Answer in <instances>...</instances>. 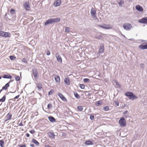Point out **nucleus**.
I'll list each match as a JSON object with an SVG mask.
<instances>
[{"label": "nucleus", "instance_id": "79ce46f5", "mask_svg": "<svg viewBox=\"0 0 147 147\" xmlns=\"http://www.w3.org/2000/svg\"><path fill=\"white\" fill-rule=\"evenodd\" d=\"M22 62L26 63H27V61L25 58H23L22 59Z\"/></svg>", "mask_w": 147, "mask_h": 147}, {"label": "nucleus", "instance_id": "c756f323", "mask_svg": "<svg viewBox=\"0 0 147 147\" xmlns=\"http://www.w3.org/2000/svg\"><path fill=\"white\" fill-rule=\"evenodd\" d=\"M102 103V102L101 100H99L96 102L95 105L96 106H98L101 104Z\"/></svg>", "mask_w": 147, "mask_h": 147}, {"label": "nucleus", "instance_id": "a211bd4d", "mask_svg": "<svg viewBox=\"0 0 147 147\" xmlns=\"http://www.w3.org/2000/svg\"><path fill=\"white\" fill-rule=\"evenodd\" d=\"M64 82L67 85H69L70 84V80L69 78L67 77L64 80Z\"/></svg>", "mask_w": 147, "mask_h": 147}, {"label": "nucleus", "instance_id": "bb28decb", "mask_svg": "<svg viewBox=\"0 0 147 147\" xmlns=\"http://www.w3.org/2000/svg\"><path fill=\"white\" fill-rule=\"evenodd\" d=\"M9 83H7L2 88L3 90H6L7 89V87H9Z\"/></svg>", "mask_w": 147, "mask_h": 147}, {"label": "nucleus", "instance_id": "ea45409f", "mask_svg": "<svg viewBox=\"0 0 147 147\" xmlns=\"http://www.w3.org/2000/svg\"><path fill=\"white\" fill-rule=\"evenodd\" d=\"M70 29V28H69L67 27H66L65 28V31L66 32H68L69 31Z\"/></svg>", "mask_w": 147, "mask_h": 147}, {"label": "nucleus", "instance_id": "7c9ffc66", "mask_svg": "<svg viewBox=\"0 0 147 147\" xmlns=\"http://www.w3.org/2000/svg\"><path fill=\"white\" fill-rule=\"evenodd\" d=\"M4 144V141L2 140H0V146L1 147H3V145Z\"/></svg>", "mask_w": 147, "mask_h": 147}, {"label": "nucleus", "instance_id": "bf43d9fd", "mask_svg": "<svg viewBox=\"0 0 147 147\" xmlns=\"http://www.w3.org/2000/svg\"><path fill=\"white\" fill-rule=\"evenodd\" d=\"M124 116L125 117H128V115L126 114V115H125Z\"/></svg>", "mask_w": 147, "mask_h": 147}, {"label": "nucleus", "instance_id": "6ab92c4d", "mask_svg": "<svg viewBox=\"0 0 147 147\" xmlns=\"http://www.w3.org/2000/svg\"><path fill=\"white\" fill-rule=\"evenodd\" d=\"M55 81L57 83H59L60 81V78L59 76L58 75H55L54 77Z\"/></svg>", "mask_w": 147, "mask_h": 147}, {"label": "nucleus", "instance_id": "f704fd0d", "mask_svg": "<svg viewBox=\"0 0 147 147\" xmlns=\"http://www.w3.org/2000/svg\"><path fill=\"white\" fill-rule=\"evenodd\" d=\"M109 107L108 106H106L103 107V110H104L107 111H108L109 110Z\"/></svg>", "mask_w": 147, "mask_h": 147}, {"label": "nucleus", "instance_id": "c85d7f7f", "mask_svg": "<svg viewBox=\"0 0 147 147\" xmlns=\"http://www.w3.org/2000/svg\"><path fill=\"white\" fill-rule=\"evenodd\" d=\"M77 109L78 111H82L83 110V108L81 106H78L77 107Z\"/></svg>", "mask_w": 147, "mask_h": 147}, {"label": "nucleus", "instance_id": "20e7f679", "mask_svg": "<svg viewBox=\"0 0 147 147\" xmlns=\"http://www.w3.org/2000/svg\"><path fill=\"white\" fill-rule=\"evenodd\" d=\"M124 29L127 30H129L132 28L131 25L129 23L124 24L123 26Z\"/></svg>", "mask_w": 147, "mask_h": 147}, {"label": "nucleus", "instance_id": "4d7b16f0", "mask_svg": "<svg viewBox=\"0 0 147 147\" xmlns=\"http://www.w3.org/2000/svg\"><path fill=\"white\" fill-rule=\"evenodd\" d=\"M26 146L25 145H23L20 146V147H26Z\"/></svg>", "mask_w": 147, "mask_h": 147}, {"label": "nucleus", "instance_id": "412c9836", "mask_svg": "<svg viewBox=\"0 0 147 147\" xmlns=\"http://www.w3.org/2000/svg\"><path fill=\"white\" fill-rule=\"evenodd\" d=\"M10 33L8 32H4V33L3 37H7L10 36Z\"/></svg>", "mask_w": 147, "mask_h": 147}, {"label": "nucleus", "instance_id": "b1692460", "mask_svg": "<svg viewBox=\"0 0 147 147\" xmlns=\"http://www.w3.org/2000/svg\"><path fill=\"white\" fill-rule=\"evenodd\" d=\"M6 96L5 95H4L1 99H0V102H4L6 99ZM1 103H0V106L2 105Z\"/></svg>", "mask_w": 147, "mask_h": 147}, {"label": "nucleus", "instance_id": "473e14b6", "mask_svg": "<svg viewBox=\"0 0 147 147\" xmlns=\"http://www.w3.org/2000/svg\"><path fill=\"white\" fill-rule=\"evenodd\" d=\"M75 96L78 99H79L80 98L79 95L77 93H74Z\"/></svg>", "mask_w": 147, "mask_h": 147}, {"label": "nucleus", "instance_id": "09e8293b", "mask_svg": "<svg viewBox=\"0 0 147 147\" xmlns=\"http://www.w3.org/2000/svg\"><path fill=\"white\" fill-rule=\"evenodd\" d=\"M34 115L35 116H37L38 115V112L37 111L35 112L34 113Z\"/></svg>", "mask_w": 147, "mask_h": 147}, {"label": "nucleus", "instance_id": "393cba45", "mask_svg": "<svg viewBox=\"0 0 147 147\" xmlns=\"http://www.w3.org/2000/svg\"><path fill=\"white\" fill-rule=\"evenodd\" d=\"M32 142L35 144L37 146H39V143L35 139H33L32 140Z\"/></svg>", "mask_w": 147, "mask_h": 147}, {"label": "nucleus", "instance_id": "c9c22d12", "mask_svg": "<svg viewBox=\"0 0 147 147\" xmlns=\"http://www.w3.org/2000/svg\"><path fill=\"white\" fill-rule=\"evenodd\" d=\"M9 58L11 60H15L16 59V57H15L11 55L9 56Z\"/></svg>", "mask_w": 147, "mask_h": 147}, {"label": "nucleus", "instance_id": "69168bd1", "mask_svg": "<svg viewBox=\"0 0 147 147\" xmlns=\"http://www.w3.org/2000/svg\"><path fill=\"white\" fill-rule=\"evenodd\" d=\"M3 90V89H1V90H0V93H1V92L2 91V90Z\"/></svg>", "mask_w": 147, "mask_h": 147}, {"label": "nucleus", "instance_id": "338daca9", "mask_svg": "<svg viewBox=\"0 0 147 147\" xmlns=\"http://www.w3.org/2000/svg\"><path fill=\"white\" fill-rule=\"evenodd\" d=\"M1 76H0V79H1Z\"/></svg>", "mask_w": 147, "mask_h": 147}, {"label": "nucleus", "instance_id": "cd10ccee", "mask_svg": "<svg viewBox=\"0 0 147 147\" xmlns=\"http://www.w3.org/2000/svg\"><path fill=\"white\" fill-rule=\"evenodd\" d=\"M12 117V115L10 114L9 113H8L6 116V120H8L11 119Z\"/></svg>", "mask_w": 147, "mask_h": 147}, {"label": "nucleus", "instance_id": "4c0bfd02", "mask_svg": "<svg viewBox=\"0 0 147 147\" xmlns=\"http://www.w3.org/2000/svg\"><path fill=\"white\" fill-rule=\"evenodd\" d=\"M83 81L85 82H87L90 81V79L88 78H85L83 80Z\"/></svg>", "mask_w": 147, "mask_h": 147}, {"label": "nucleus", "instance_id": "8fccbe9b", "mask_svg": "<svg viewBox=\"0 0 147 147\" xmlns=\"http://www.w3.org/2000/svg\"><path fill=\"white\" fill-rule=\"evenodd\" d=\"M115 102L116 105L117 106H118L119 105V102L117 101H115Z\"/></svg>", "mask_w": 147, "mask_h": 147}, {"label": "nucleus", "instance_id": "e433bc0d", "mask_svg": "<svg viewBox=\"0 0 147 147\" xmlns=\"http://www.w3.org/2000/svg\"><path fill=\"white\" fill-rule=\"evenodd\" d=\"M47 107L48 109H51L52 107V105L51 103H49L47 105Z\"/></svg>", "mask_w": 147, "mask_h": 147}, {"label": "nucleus", "instance_id": "58836bf2", "mask_svg": "<svg viewBox=\"0 0 147 147\" xmlns=\"http://www.w3.org/2000/svg\"><path fill=\"white\" fill-rule=\"evenodd\" d=\"M85 85L83 84H80V87L82 89H84L85 88Z\"/></svg>", "mask_w": 147, "mask_h": 147}, {"label": "nucleus", "instance_id": "f03ea898", "mask_svg": "<svg viewBox=\"0 0 147 147\" xmlns=\"http://www.w3.org/2000/svg\"><path fill=\"white\" fill-rule=\"evenodd\" d=\"M125 95L130 99H134L137 98V97L134 95L132 92H126L125 93Z\"/></svg>", "mask_w": 147, "mask_h": 147}, {"label": "nucleus", "instance_id": "3c124183", "mask_svg": "<svg viewBox=\"0 0 147 147\" xmlns=\"http://www.w3.org/2000/svg\"><path fill=\"white\" fill-rule=\"evenodd\" d=\"M115 83H116V85L117 86H118L120 87L121 85L119 84V83L117 82H115Z\"/></svg>", "mask_w": 147, "mask_h": 147}, {"label": "nucleus", "instance_id": "a878e982", "mask_svg": "<svg viewBox=\"0 0 147 147\" xmlns=\"http://www.w3.org/2000/svg\"><path fill=\"white\" fill-rule=\"evenodd\" d=\"M36 87L38 88V90H40L42 88V84H36Z\"/></svg>", "mask_w": 147, "mask_h": 147}, {"label": "nucleus", "instance_id": "f8f14e48", "mask_svg": "<svg viewBox=\"0 0 147 147\" xmlns=\"http://www.w3.org/2000/svg\"><path fill=\"white\" fill-rule=\"evenodd\" d=\"M135 8L136 10L140 12H142L143 11L142 7L139 5H137L136 6Z\"/></svg>", "mask_w": 147, "mask_h": 147}, {"label": "nucleus", "instance_id": "0e129e2a", "mask_svg": "<svg viewBox=\"0 0 147 147\" xmlns=\"http://www.w3.org/2000/svg\"><path fill=\"white\" fill-rule=\"evenodd\" d=\"M129 1H130L131 2H132V0H128Z\"/></svg>", "mask_w": 147, "mask_h": 147}, {"label": "nucleus", "instance_id": "4be33fe9", "mask_svg": "<svg viewBox=\"0 0 147 147\" xmlns=\"http://www.w3.org/2000/svg\"><path fill=\"white\" fill-rule=\"evenodd\" d=\"M4 78L11 79L12 77L9 74L6 75L4 74L3 77Z\"/></svg>", "mask_w": 147, "mask_h": 147}, {"label": "nucleus", "instance_id": "e2e57ef3", "mask_svg": "<svg viewBox=\"0 0 147 147\" xmlns=\"http://www.w3.org/2000/svg\"><path fill=\"white\" fill-rule=\"evenodd\" d=\"M45 147H51V146H50L49 145H46L45 146Z\"/></svg>", "mask_w": 147, "mask_h": 147}, {"label": "nucleus", "instance_id": "ddd939ff", "mask_svg": "<svg viewBox=\"0 0 147 147\" xmlns=\"http://www.w3.org/2000/svg\"><path fill=\"white\" fill-rule=\"evenodd\" d=\"M56 57L58 61L60 63H62V59L58 53H57L56 54Z\"/></svg>", "mask_w": 147, "mask_h": 147}, {"label": "nucleus", "instance_id": "39448f33", "mask_svg": "<svg viewBox=\"0 0 147 147\" xmlns=\"http://www.w3.org/2000/svg\"><path fill=\"white\" fill-rule=\"evenodd\" d=\"M104 50V45L103 43H101L100 44V48L99 49V51L98 53V54L100 55L103 53Z\"/></svg>", "mask_w": 147, "mask_h": 147}, {"label": "nucleus", "instance_id": "6e6d98bb", "mask_svg": "<svg viewBox=\"0 0 147 147\" xmlns=\"http://www.w3.org/2000/svg\"><path fill=\"white\" fill-rule=\"evenodd\" d=\"M26 135L27 137H28L30 136V135L28 133H26Z\"/></svg>", "mask_w": 147, "mask_h": 147}, {"label": "nucleus", "instance_id": "de8ad7c7", "mask_svg": "<svg viewBox=\"0 0 147 147\" xmlns=\"http://www.w3.org/2000/svg\"><path fill=\"white\" fill-rule=\"evenodd\" d=\"M144 65L143 64L141 63L140 65V67L141 68L143 69L144 68Z\"/></svg>", "mask_w": 147, "mask_h": 147}, {"label": "nucleus", "instance_id": "0eeeda50", "mask_svg": "<svg viewBox=\"0 0 147 147\" xmlns=\"http://www.w3.org/2000/svg\"><path fill=\"white\" fill-rule=\"evenodd\" d=\"M98 26L102 28L107 29H109L112 28V26L109 24L107 25L104 24L102 25H98Z\"/></svg>", "mask_w": 147, "mask_h": 147}, {"label": "nucleus", "instance_id": "864d4df0", "mask_svg": "<svg viewBox=\"0 0 147 147\" xmlns=\"http://www.w3.org/2000/svg\"><path fill=\"white\" fill-rule=\"evenodd\" d=\"M18 125L20 126H23V125L22 124V122H21L20 123V124H19Z\"/></svg>", "mask_w": 147, "mask_h": 147}, {"label": "nucleus", "instance_id": "603ef678", "mask_svg": "<svg viewBox=\"0 0 147 147\" xmlns=\"http://www.w3.org/2000/svg\"><path fill=\"white\" fill-rule=\"evenodd\" d=\"M127 111H125L124 112H123V114L125 115H126L127 114Z\"/></svg>", "mask_w": 147, "mask_h": 147}, {"label": "nucleus", "instance_id": "9d476101", "mask_svg": "<svg viewBox=\"0 0 147 147\" xmlns=\"http://www.w3.org/2000/svg\"><path fill=\"white\" fill-rule=\"evenodd\" d=\"M23 5L26 10L29 11L30 10V7L29 3L26 2Z\"/></svg>", "mask_w": 147, "mask_h": 147}, {"label": "nucleus", "instance_id": "c03bdc74", "mask_svg": "<svg viewBox=\"0 0 147 147\" xmlns=\"http://www.w3.org/2000/svg\"><path fill=\"white\" fill-rule=\"evenodd\" d=\"M46 53L47 55H50L51 53L49 51H47Z\"/></svg>", "mask_w": 147, "mask_h": 147}, {"label": "nucleus", "instance_id": "680f3d73", "mask_svg": "<svg viewBox=\"0 0 147 147\" xmlns=\"http://www.w3.org/2000/svg\"><path fill=\"white\" fill-rule=\"evenodd\" d=\"M95 19H96L98 20V18L96 17V16H95V17H94Z\"/></svg>", "mask_w": 147, "mask_h": 147}, {"label": "nucleus", "instance_id": "f3484780", "mask_svg": "<svg viewBox=\"0 0 147 147\" xmlns=\"http://www.w3.org/2000/svg\"><path fill=\"white\" fill-rule=\"evenodd\" d=\"M139 48L141 49H147V45H141L139 46Z\"/></svg>", "mask_w": 147, "mask_h": 147}, {"label": "nucleus", "instance_id": "49530a36", "mask_svg": "<svg viewBox=\"0 0 147 147\" xmlns=\"http://www.w3.org/2000/svg\"><path fill=\"white\" fill-rule=\"evenodd\" d=\"M30 132L32 134H34L35 133V131L34 130H32L30 131Z\"/></svg>", "mask_w": 147, "mask_h": 147}, {"label": "nucleus", "instance_id": "2eb2a0df", "mask_svg": "<svg viewBox=\"0 0 147 147\" xmlns=\"http://www.w3.org/2000/svg\"><path fill=\"white\" fill-rule=\"evenodd\" d=\"M10 14L13 17L16 16V11L13 9H11L10 11Z\"/></svg>", "mask_w": 147, "mask_h": 147}, {"label": "nucleus", "instance_id": "052dcab7", "mask_svg": "<svg viewBox=\"0 0 147 147\" xmlns=\"http://www.w3.org/2000/svg\"><path fill=\"white\" fill-rule=\"evenodd\" d=\"M13 81V80H11L8 83H9H9H10V82H12Z\"/></svg>", "mask_w": 147, "mask_h": 147}, {"label": "nucleus", "instance_id": "6e6552de", "mask_svg": "<svg viewBox=\"0 0 147 147\" xmlns=\"http://www.w3.org/2000/svg\"><path fill=\"white\" fill-rule=\"evenodd\" d=\"M138 22L141 23L146 24L147 23V17L143 18L141 19L138 20Z\"/></svg>", "mask_w": 147, "mask_h": 147}, {"label": "nucleus", "instance_id": "aec40b11", "mask_svg": "<svg viewBox=\"0 0 147 147\" xmlns=\"http://www.w3.org/2000/svg\"><path fill=\"white\" fill-rule=\"evenodd\" d=\"M48 135L52 139H54L55 138V135L53 133L49 132L48 133Z\"/></svg>", "mask_w": 147, "mask_h": 147}, {"label": "nucleus", "instance_id": "1a4fd4ad", "mask_svg": "<svg viewBox=\"0 0 147 147\" xmlns=\"http://www.w3.org/2000/svg\"><path fill=\"white\" fill-rule=\"evenodd\" d=\"M90 13L93 17H95L96 16V12L94 8L92 7L90 10Z\"/></svg>", "mask_w": 147, "mask_h": 147}, {"label": "nucleus", "instance_id": "72a5a7b5", "mask_svg": "<svg viewBox=\"0 0 147 147\" xmlns=\"http://www.w3.org/2000/svg\"><path fill=\"white\" fill-rule=\"evenodd\" d=\"M94 118V114H91L90 115V119L91 120H92Z\"/></svg>", "mask_w": 147, "mask_h": 147}, {"label": "nucleus", "instance_id": "5701e85b", "mask_svg": "<svg viewBox=\"0 0 147 147\" xmlns=\"http://www.w3.org/2000/svg\"><path fill=\"white\" fill-rule=\"evenodd\" d=\"M93 144V142L89 140L86 141L84 143V144L86 145H92Z\"/></svg>", "mask_w": 147, "mask_h": 147}, {"label": "nucleus", "instance_id": "423d86ee", "mask_svg": "<svg viewBox=\"0 0 147 147\" xmlns=\"http://www.w3.org/2000/svg\"><path fill=\"white\" fill-rule=\"evenodd\" d=\"M32 71V77L33 76L35 79H37L38 78V73L37 69H33Z\"/></svg>", "mask_w": 147, "mask_h": 147}, {"label": "nucleus", "instance_id": "f257e3e1", "mask_svg": "<svg viewBox=\"0 0 147 147\" xmlns=\"http://www.w3.org/2000/svg\"><path fill=\"white\" fill-rule=\"evenodd\" d=\"M61 19L59 18H52L47 20L45 23V25L52 24L55 23H57L60 21Z\"/></svg>", "mask_w": 147, "mask_h": 147}, {"label": "nucleus", "instance_id": "37998d69", "mask_svg": "<svg viewBox=\"0 0 147 147\" xmlns=\"http://www.w3.org/2000/svg\"><path fill=\"white\" fill-rule=\"evenodd\" d=\"M15 80L17 81H18L20 80V78L19 76H17L15 77Z\"/></svg>", "mask_w": 147, "mask_h": 147}, {"label": "nucleus", "instance_id": "774afa93", "mask_svg": "<svg viewBox=\"0 0 147 147\" xmlns=\"http://www.w3.org/2000/svg\"><path fill=\"white\" fill-rule=\"evenodd\" d=\"M11 92V93H13V92Z\"/></svg>", "mask_w": 147, "mask_h": 147}, {"label": "nucleus", "instance_id": "13d9d810", "mask_svg": "<svg viewBox=\"0 0 147 147\" xmlns=\"http://www.w3.org/2000/svg\"><path fill=\"white\" fill-rule=\"evenodd\" d=\"M30 146L32 147H34V144H31Z\"/></svg>", "mask_w": 147, "mask_h": 147}, {"label": "nucleus", "instance_id": "dca6fc26", "mask_svg": "<svg viewBox=\"0 0 147 147\" xmlns=\"http://www.w3.org/2000/svg\"><path fill=\"white\" fill-rule=\"evenodd\" d=\"M48 119L51 122L54 123L56 121L55 119L53 116H50L49 117Z\"/></svg>", "mask_w": 147, "mask_h": 147}, {"label": "nucleus", "instance_id": "9b49d317", "mask_svg": "<svg viewBox=\"0 0 147 147\" xmlns=\"http://www.w3.org/2000/svg\"><path fill=\"white\" fill-rule=\"evenodd\" d=\"M57 94L62 100L64 101H67V100L66 98L62 94H61L59 92H58L57 93Z\"/></svg>", "mask_w": 147, "mask_h": 147}, {"label": "nucleus", "instance_id": "5fc2aeb1", "mask_svg": "<svg viewBox=\"0 0 147 147\" xmlns=\"http://www.w3.org/2000/svg\"><path fill=\"white\" fill-rule=\"evenodd\" d=\"M19 96H20V95H18V96H17L14 98V99H18L19 97Z\"/></svg>", "mask_w": 147, "mask_h": 147}, {"label": "nucleus", "instance_id": "a19ab883", "mask_svg": "<svg viewBox=\"0 0 147 147\" xmlns=\"http://www.w3.org/2000/svg\"><path fill=\"white\" fill-rule=\"evenodd\" d=\"M53 92V90H51L48 93V95H50L52 94Z\"/></svg>", "mask_w": 147, "mask_h": 147}, {"label": "nucleus", "instance_id": "7ed1b4c3", "mask_svg": "<svg viewBox=\"0 0 147 147\" xmlns=\"http://www.w3.org/2000/svg\"><path fill=\"white\" fill-rule=\"evenodd\" d=\"M119 124L122 127H125L126 125V121L125 118L121 117L119 121Z\"/></svg>", "mask_w": 147, "mask_h": 147}, {"label": "nucleus", "instance_id": "a18cd8bd", "mask_svg": "<svg viewBox=\"0 0 147 147\" xmlns=\"http://www.w3.org/2000/svg\"><path fill=\"white\" fill-rule=\"evenodd\" d=\"M4 31H0V36H3Z\"/></svg>", "mask_w": 147, "mask_h": 147}, {"label": "nucleus", "instance_id": "4468645a", "mask_svg": "<svg viewBox=\"0 0 147 147\" xmlns=\"http://www.w3.org/2000/svg\"><path fill=\"white\" fill-rule=\"evenodd\" d=\"M61 3V0H56L54 3V5L55 7H57L60 5Z\"/></svg>", "mask_w": 147, "mask_h": 147}, {"label": "nucleus", "instance_id": "2f4dec72", "mask_svg": "<svg viewBox=\"0 0 147 147\" xmlns=\"http://www.w3.org/2000/svg\"><path fill=\"white\" fill-rule=\"evenodd\" d=\"M124 3V2L122 0H120L118 2V3L120 6H121Z\"/></svg>", "mask_w": 147, "mask_h": 147}]
</instances>
